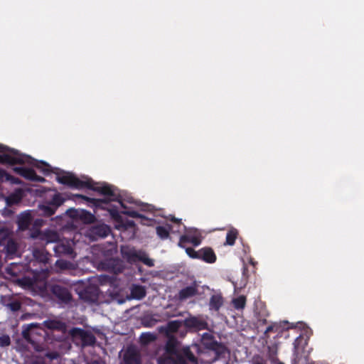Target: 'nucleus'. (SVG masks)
Segmentation results:
<instances>
[{
  "instance_id": "49",
  "label": "nucleus",
  "mask_w": 364,
  "mask_h": 364,
  "mask_svg": "<svg viewBox=\"0 0 364 364\" xmlns=\"http://www.w3.org/2000/svg\"><path fill=\"white\" fill-rule=\"evenodd\" d=\"M25 169H26V168H25V167H14V168H13V171H14L16 173H17V174H18V175H20V176H23Z\"/></svg>"
},
{
  "instance_id": "25",
  "label": "nucleus",
  "mask_w": 364,
  "mask_h": 364,
  "mask_svg": "<svg viewBox=\"0 0 364 364\" xmlns=\"http://www.w3.org/2000/svg\"><path fill=\"white\" fill-rule=\"evenodd\" d=\"M46 328L50 330H63L65 328V323L58 320H46L43 322Z\"/></svg>"
},
{
  "instance_id": "60",
  "label": "nucleus",
  "mask_w": 364,
  "mask_h": 364,
  "mask_svg": "<svg viewBox=\"0 0 364 364\" xmlns=\"http://www.w3.org/2000/svg\"><path fill=\"white\" fill-rule=\"evenodd\" d=\"M292 364H296L294 361L292 362Z\"/></svg>"
},
{
  "instance_id": "2",
  "label": "nucleus",
  "mask_w": 364,
  "mask_h": 364,
  "mask_svg": "<svg viewBox=\"0 0 364 364\" xmlns=\"http://www.w3.org/2000/svg\"><path fill=\"white\" fill-rule=\"evenodd\" d=\"M121 254L122 257L129 264L141 262L149 267L154 266V259L149 258L148 254L143 250H136L134 248L122 247L121 248Z\"/></svg>"
},
{
  "instance_id": "56",
  "label": "nucleus",
  "mask_w": 364,
  "mask_h": 364,
  "mask_svg": "<svg viewBox=\"0 0 364 364\" xmlns=\"http://www.w3.org/2000/svg\"><path fill=\"white\" fill-rule=\"evenodd\" d=\"M192 347L195 350L198 351V353H200L199 345L195 344Z\"/></svg>"
},
{
  "instance_id": "21",
  "label": "nucleus",
  "mask_w": 364,
  "mask_h": 364,
  "mask_svg": "<svg viewBox=\"0 0 364 364\" xmlns=\"http://www.w3.org/2000/svg\"><path fill=\"white\" fill-rule=\"evenodd\" d=\"M223 304V298L220 294H213L209 301L210 310L218 311Z\"/></svg>"
},
{
  "instance_id": "39",
  "label": "nucleus",
  "mask_w": 364,
  "mask_h": 364,
  "mask_svg": "<svg viewBox=\"0 0 364 364\" xmlns=\"http://www.w3.org/2000/svg\"><path fill=\"white\" fill-rule=\"evenodd\" d=\"M267 316H269V313L266 310L263 312L257 313V322L261 325L267 324L268 323L267 320Z\"/></svg>"
},
{
  "instance_id": "12",
  "label": "nucleus",
  "mask_w": 364,
  "mask_h": 364,
  "mask_svg": "<svg viewBox=\"0 0 364 364\" xmlns=\"http://www.w3.org/2000/svg\"><path fill=\"white\" fill-rule=\"evenodd\" d=\"M123 364H141L139 352L134 348H127L123 355Z\"/></svg>"
},
{
  "instance_id": "18",
  "label": "nucleus",
  "mask_w": 364,
  "mask_h": 364,
  "mask_svg": "<svg viewBox=\"0 0 364 364\" xmlns=\"http://www.w3.org/2000/svg\"><path fill=\"white\" fill-rule=\"evenodd\" d=\"M53 249L57 256H60L62 255H70L73 252V250L70 245L59 242L55 243Z\"/></svg>"
},
{
  "instance_id": "20",
  "label": "nucleus",
  "mask_w": 364,
  "mask_h": 364,
  "mask_svg": "<svg viewBox=\"0 0 364 364\" xmlns=\"http://www.w3.org/2000/svg\"><path fill=\"white\" fill-rule=\"evenodd\" d=\"M23 198V191L21 188L16 189L14 193H11L6 198V203L11 206L15 204H18L21 202Z\"/></svg>"
},
{
  "instance_id": "40",
  "label": "nucleus",
  "mask_w": 364,
  "mask_h": 364,
  "mask_svg": "<svg viewBox=\"0 0 364 364\" xmlns=\"http://www.w3.org/2000/svg\"><path fill=\"white\" fill-rule=\"evenodd\" d=\"M59 238L58 234L55 231H48L46 234V239L47 241V243L49 242H55L58 241Z\"/></svg>"
},
{
  "instance_id": "26",
  "label": "nucleus",
  "mask_w": 364,
  "mask_h": 364,
  "mask_svg": "<svg viewBox=\"0 0 364 364\" xmlns=\"http://www.w3.org/2000/svg\"><path fill=\"white\" fill-rule=\"evenodd\" d=\"M146 289L141 285H134L132 288L131 294L134 299H141L146 296Z\"/></svg>"
},
{
  "instance_id": "5",
  "label": "nucleus",
  "mask_w": 364,
  "mask_h": 364,
  "mask_svg": "<svg viewBox=\"0 0 364 364\" xmlns=\"http://www.w3.org/2000/svg\"><path fill=\"white\" fill-rule=\"evenodd\" d=\"M201 346L204 348L215 353V360L224 357L228 351L225 346L215 341L213 336L207 333L203 336Z\"/></svg>"
},
{
  "instance_id": "34",
  "label": "nucleus",
  "mask_w": 364,
  "mask_h": 364,
  "mask_svg": "<svg viewBox=\"0 0 364 364\" xmlns=\"http://www.w3.org/2000/svg\"><path fill=\"white\" fill-rule=\"evenodd\" d=\"M11 238L8 230L4 228L0 230V246H4Z\"/></svg>"
},
{
  "instance_id": "41",
  "label": "nucleus",
  "mask_w": 364,
  "mask_h": 364,
  "mask_svg": "<svg viewBox=\"0 0 364 364\" xmlns=\"http://www.w3.org/2000/svg\"><path fill=\"white\" fill-rule=\"evenodd\" d=\"M279 328V326L277 323H271L270 325H269L266 330L264 331V337L266 338H269V333H272V332H277Z\"/></svg>"
},
{
  "instance_id": "53",
  "label": "nucleus",
  "mask_w": 364,
  "mask_h": 364,
  "mask_svg": "<svg viewBox=\"0 0 364 364\" xmlns=\"http://www.w3.org/2000/svg\"><path fill=\"white\" fill-rule=\"evenodd\" d=\"M170 220L174 223H177V224L181 223V220L178 219V218H175L174 216H171V218H170Z\"/></svg>"
},
{
  "instance_id": "1",
  "label": "nucleus",
  "mask_w": 364,
  "mask_h": 364,
  "mask_svg": "<svg viewBox=\"0 0 364 364\" xmlns=\"http://www.w3.org/2000/svg\"><path fill=\"white\" fill-rule=\"evenodd\" d=\"M59 183L66 185L73 188L82 189L89 188L98 192L101 195L107 196L105 198H92L83 195L77 194L75 196L86 202L91 203V206L95 208H105V205H109L110 201H118L121 205L124 208L123 203L120 200V196L116 193L117 188L108 183L95 184L91 179L87 181L80 180L73 173H67L63 176H58L56 178Z\"/></svg>"
},
{
  "instance_id": "13",
  "label": "nucleus",
  "mask_w": 364,
  "mask_h": 364,
  "mask_svg": "<svg viewBox=\"0 0 364 364\" xmlns=\"http://www.w3.org/2000/svg\"><path fill=\"white\" fill-rule=\"evenodd\" d=\"M80 296L85 302L95 304L99 299V289L94 287H87L80 294Z\"/></svg>"
},
{
  "instance_id": "17",
  "label": "nucleus",
  "mask_w": 364,
  "mask_h": 364,
  "mask_svg": "<svg viewBox=\"0 0 364 364\" xmlns=\"http://www.w3.org/2000/svg\"><path fill=\"white\" fill-rule=\"evenodd\" d=\"M4 246L6 257L9 259H13L18 255V244L15 241L14 239L11 238V240H9V241H7V242Z\"/></svg>"
},
{
  "instance_id": "43",
  "label": "nucleus",
  "mask_w": 364,
  "mask_h": 364,
  "mask_svg": "<svg viewBox=\"0 0 364 364\" xmlns=\"http://www.w3.org/2000/svg\"><path fill=\"white\" fill-rule=\"evenodd\" d=\"M122 213L134 218H141L143 217L141 214L134 210H124Z\"/></svg>"
},
{
  "instance_id": "30",
  "label": "nucleus",
  "mask_w": 364,
  "mask_h": 364,
  "mask_svg": "<svg viewBox=\"0 0 364 364\" xmlns=\"http://www.w3.org/2000/svg\"><path fill=\"white\" fill-rule=\"evenodd\" d=\"M140 343L141 345H148L156 339V336L152 333H143L140 336Z\"/></svg>"
},
{
  "instance_id": "6",
  "label": "nucleus",
  "mask_w": 364,
  "mask_h": 364,
  "mask_svg": "<svg viewBox=\"0 0 364 364\" xmlns=\"http://www.w3.org/2000/svg\"><path fill=\"white\" fill-rule=\"evenodd\" d=\"M180 353L178 350L177 340L173 338H169L165 346L164 358L159 360V364H173Z\"/></svg>"
},
{
  "instance_id": "7",
  "label": "nucleus",
  "mask_w": 364,
  "mask_h": 364,
  "mask_svg": "<svg viewBox=\"0 0 364 364\" xmlns=\"http://www.w3.org/2000/svg\"><path fill=\"white\" fill-rule=\"evenodd\" d=\"M70 336L79 338L84 346H93L96 342L95 336L90 332L80 328L74 327L70 331Z\"/></svg>"
},
{
  "instance_id": "44",
  "label": "nucleus",
  "mask_w": 364,
  "mask_h": 364,
  "mask_svg": "<svg viewBox=\"0 0 364 364\" xmlns=\"http://www.w3.org/2000/svg\"><path fill=\"white\" fill-rule=\"evenodd\" d=\"M11 344V339L8 335L0 336V346L6 347Z\"/></svg>"
},
{
  "instance_id": "19",
  "label": "nucleus",
  "mask_w": 364,
  "mask_h": 364,
  "mask_svg": "<svg viewBox=\"0 0 364 364\" xmlns=\"http://www.w3.org/2000/svg\"><path fill=\"white\" fill-rule=\"evenodd\" d=\"M33 256L37 262L46 264L48 263L50 255L44 249H34Z\"/></svg>"
},
{
  "instance_id": "51",
  "label": "nucleus",
  "mask_w": 364,
  "mask_h": 364,
  "mask_svg": "<svg viewBox=\"0 0 364 364\" xmlns=\"http://www.w3.org/2000/svg\"><path fill=\"white\" fill-rule=\"evenodd\" d=\"M8 174L9 173L6 171L0 168V180H2L3 178H5L6 180Z\"/></svg>"
},
{
  "instance_id": "33",
  "label": "nucleus",
  "mask_w": 364,
  "mask_h": 364,
  "mask_svg": "<svg viewBox=\"0 0 364 364\" xmlns=\"http://www.w3.org/2000/svg\"><path fill=\"white\" fill-rule=\"evenodd\" d=\"M64 201L65 199L60 193H55L49 203L50 205H52L53 206H55L56 208H58L64 203Z\"/></svg>"
},
{
  "instance_id": "16",
  "label": "nucleus",
  "mask_w": 364,
  "mask_h": 364,
  "mask_svg": "<svg viewBox=\"0 0 364 364\" xmlns=\"http://www.w3.org/2000/svg\"><path fill=\"white\" fill-rule=\"evenodd\" d=\"M198 293V284L194 282L192 285L183 288L179 291L178 298L180 300H186L196 296Z\"/></svg>"
},
{
  "instance_id": "28",
  "label": "nucleus",
  "mask_w": 364,
  "mask_h": 364,
  "mask_svg": "<svg viewBox=\"0 0 364 364\" xmlns=\"http://www.w3.org/2000/svg\"><path fill=\"white\" fill-rule=\"evenodd\" d=\"M80 219L85 223L90 224L93 223L95 220V216L87 210H81L78 215Z\"/></svg>"
},
{
  "instance_id": "58",
  "label": "nucleus",
  "mask_w": 364,
  "mask_h": 364,
  "mask_svg": "<svg viewBox=\"0 0 364 364\" xmlns=\"http://www.w3.org/2000/svg\"><path fill=\"white\" fill-rule=\"evenodd\" d=\"M69 211H73V212H77L75 210H73V209H70Z\"/></svg>"
},
{
  "instance_id": "36",
  "label": "nucleus",
  "mask_w": 364,
  "mask_h": 364,
  "mask_svg": "<svg viewBox=\"0 0 364 364\" xmlns=\"http://www.w3.org/2000/svg\"><path fill=\"white\" fill-rule=\"evenodd\" d=\"M108 211L112 218L117 223L122 221V216L119 213L118 209L116 207L109 208Z\"/></svg>"
},
{
  "instance_id": "24",
  "label": "nucleus",
  "mask_w": 364,
  "mask_h": 364,
  "mask_svg": "<svg viewBox=\"0 0 364 364\" xmlns=\"http://www.w3.org/2000/svg\"><path fill=\"white\" fill-rule=\"evenodd\" d=\"M239 235L238 230L235 228H231L227 232L225 245L232 246Z\"/></svg>"
},
{
  "instance_id": "10",
  "label": "nucleus",
  "mask_w": 364,
  "mask_h": 364,
  "mask_svg": "<svg viewBox=\"0 0 364 364\" xmlns=\"http://www.w3.org/2000/svg\"><path fill=\"white\" fill-rule=\"evenodd\" d=\"M103 268L114 274L122 272L124 269L123 262L118 258H111L102 263Z\"/></svg>"
},
{
  "instance_id": "47",
  "label": "nucleus",
  "mask_w": 364,
  "mask_h": 364,
  "mask_svg": "<svg viewBox=\"0 0 364 364\" xmlns=\"http://www.w3.org/2000/svg\"><path fill=\"white\" fill-rule=\"evenodd\" d=\"M59 356V353L56 351L48 352L45 354V357L48 358L50 360H56Z\"/></svg>"
},
{
  "instance_id": "3",
  "label": "nucleus",
  "mask_w": 364,
  "mask_h": 364,
  "mask_svg": "<svg viewBox=\"0 0 364 364\" xmlns=\"http://www.w3.org/2000/svg\"><path fill=\"white\" fill-rule=\"evenodd\" d=\"M9 152L10 154H0V164L9 165H22L25 162H28L30 158H26L21 156L18 151L9 148L0 144V153Z\"/></svg>"
},
{
  "instance_id": "37",
  "label": "nucleus",
  "mask_w": 364,
  "mask_h": 364,
  "mask_svg": "<svg viewBox=\"0 0 364 364\" xmlns=\"http://www.w3.org/2000/svg\"><path fill=\"white\" fill-rule=\"evenodd\" d=\"M122 228L125 230L128 229H134L136 227V224L134 220L124 219L122 218V221L118 223Z\"/></svg>"
},
{
  "instance_id": "46",
  "label": "nucleus",
  "mask_w": 364,
  "mask_h": 364,
  "mask_svg": "<svg viewBox=\"0 0 364 364\" xmlns=\"http://www.w3.org/2000/svg\"><path fill=\"white\" fill-rule=\"evenodd\" d=\"M6 181L11 182L12 184L19 185L22 183V181L20 178L15 177L9 173L7 175Z\"/></svg>"
},
{
  "instance_id": "35",
  "label": "nucleus",
  "mask_w": 364,
  "mask_h": 364,
  "mask_svg": "<svg viewBox=\"0 0 364 364\" xmlns=\"http://www.w3.org/2000/svg\"><path fill=\"white\" fill-rule=\"evenodd\" d=\"M55 266L60 270L70 269L71 268L72 263L66 260L58 259L55 262Z\"/></svg>"
},
{
  "instance_id": "52",
  "label": "nucleus",
  "mask_w": 364,
  "mask_h": 364,
  "mask_svg": "<svg viewBox=\"0 0 364 364\" xmlns=\"http://www.w3.org/2000/svg\"><path fill=\"white\" fill-rule=\"evenodd\" d=\"M32 364H46V361L43 358H36L35 360L33 361Z\"/></svg>"
},
{
  "instance_id": "8",
  "label": "nucleus",
  "mask_w": 364,
  "mask_h": 364,
  "mask_svg": "<svg viewBox=\"0 0 364 364\" xmlns=\"http://www.w3.org/2000/svg\"><path fill=\"white\" fill-rule=\"evenodd\" d=\"M186 328L195 331L206 330L208 328V323L202 316H191L183 321Z\"/></svg>"
},
{
  "instance_id": "55",
  "label": "nucleus",
  "mask_w": 364,
  "mask_h": 364,
  "mask_svg": "<svg viewBox=\"0 0 364 364\" xmlns=\"http://www.w3.org/2000/svg\"><path fill=\"white\" fill-rule=\"evenodd\" d=\"M301 339V336H299V337H297V338L295 339V341H294V348H296L298 347V346H299V341Z\"/></svg>"
},
{
  "instance_id": "11",
  "label": "nucleus",
  "mask_w": 364,
  "mask_h": 364,
  "mask_svg": "<svg viewBox=\"0 0 364 364\" xmlns=\"http://www.w3.org/2000/svg\"><path fill=\"white\" fill-rule=\"evenodd\" d=\"M173 364H198L196 357L188 347L184 348Z\"/></svg>"
},
{
  "instance_id": "50",
  "label": "nucleus",
  "mask_w": 364,
  "mask_h": 364,
  "mask_svg": "<svg viewBox=\"0 0 364 364\" xmlns=\"http://www.w3.org/2000/svg\"><path fill=\"white\" fill-rule=\"evenodd\" d=\"M22 336L23 337L27 340V341H29V338H30V333H29V329H26V330H23L22 331Z\"/></svg>"
},
{
  "instance_id": "61",
  "label": "nucleus",
  "mask_w": 364,
  "mask_h": 364,
  "mask_svg": "<svg viewBox=\"0 0 364 364\" xmlns=\"http://www.w3.org/2000/svg\"><path fill=\"white\" fill-rule=\"evenodd\" d=\"M280 364H283V363H280Z\"/></svg>"
},
{
  "instance_id": "48",
  "label": "nucleus",
  "mask_w": 364,
  "mask_h": 364,
  "mask_svg": "<svg viewBox=\"0 0 364 364\" xmlns=\"http://www.w3.org/2000/svg\"><path fill=\"white\" fill-rule=\"evenodd\" d=\"M20 282L24 286L30 287L33 284V281L30 278L27 277H23Z\"/></svg>"
},
{
  "instance_id": "14",
  "label": "nucleus",
  "mask_w": 364,
  "mask_h": 364,
  "mask_svg": "<svg viewBox=\"0 0 364 364\" xmlns=\"http://www.w3.org/2000/svg\"><path fill=\"white\" fill-rule=\"evenodd\" d=\"M21 156H24L25 159L30 158L29 161L25 162L23 164H26L32 165L34 167H36V168H38V170H40L45 175H48L49 173H50L52 172L51 166L48 164H47L44 161H37L28 155L21 154Z\"/></svg>"
},
{
  "instance_id": "42",
  "label": "nucleus",
  "mask_w": 364,
  "mask_h": 364,
  "mask_svg": "<svg viewBox=\"0 0 364 364\" xmlns=\"http://www.w3.org/2000/svg\"><path fill=\"white\" fill-rule=\"evenodd\" d=\"M296 364H314L310 363L307 356H301L298 354L293 360Z\"/></svg>"
},
{
  "instance_id": "38",
  "label": "nucleus",
  "mask_w": 364,
  "mask_h": 364,
  "mask_svg": "<svg viewBox=\"0 0 364 364\" xmlns=\"http://www.w3.org/2000/svg\"><path fill=\"white\" fill-rule=\"evenodd\" d=\"M6 307L9 308L11 311L16 312L21 308V303L18 300H14L6 304Z\"/></svg>"
},
{
  "instance_id": "29",
  "label": "nucleus",
  "mask_w": 364,
  "mask_h": 364,
  "mask_svg": "<svg viewBox=\"0 0 364 364\" xmlns=\"http://www.w3.org/2000/svg\"><path fill=\"white\" fill-rule=\"evenodd\" d=\"M182 325V322L181 321H171L168 322L166 330L168 333H176L178 331V329L181 328Z\"/></svg>"
},
{
  "instance_id": "27",
  "label": "nucleus",
  "mask_w": 364,
  "mask_h": 364,
  "mask_svg": "<svg viewBox=\"0 0 364 364\" xmlns=\"http://www.w3.org/2000/svg\"><path fill=\"white\" fill-rule=\"evenodd\" d=\"M171 230V225H167L166 226H157L156 228V232L158 237L161 240H166L168 238L170 235V230Z\"/></svg>"
},
{
  "instance_id": "31",
  "label": "nucleus",
  "mask_w": 364,
  "mask_h": 364,
  "mask_svg": "<svg viewBox=\"0 0 364 364\" xmlns=\"http://www.w3.org/2000/svg\"><path fill=\"white\" fill-rule=\"evenodd\" d=\"M232 304L235 309L237 310L243 309L246 305V297L245 296H239L233 299Z\"/></svg>"
},
{
  "instance_id": "22",
  "label": "nucleus",
  "mask_w": 364,
  "mask_h": 364,
  "mask_svg": "<svg viewBox=\"0 0 364 364\" xmlns=\"http://www.w3.org/2000/svg\"><path fill=\"white\" fill-rule=\"evenodd\" d=\"M22 177L36 182H44L46 181L43 177L38 176L33 169L29 168H26Z\"/></svg>"
},
{
  "instance_id": "59",
  "label": "nucleus",
  "mask_w": 364,
  "mask_h": 364,
  "mask_svg": "<svg viewBox=\"0 0 364 364\" xmlns=\"http://www.w3.org/2000/svg\"><path fill=\"white\" fill-rule=\"evenodd\" d=\"M26 218L22 219V220H21V223H23L24 221H26Z\"/></svg>"
},
{
  "instance_id": "4",
  "label": "nucleus",
  "mask_w": 364,
  "mask_h": 364,
  "mask_svg": "<svg viewBox=\"0 0 364 364\" xmlns=\"http://www.w3.org/2000/svg\"><path fill=\"white\" fill-rule=\"evenodd\" d=\"M48 289L60 304L68 305L73 301V295L70 289L65 285L53 284L49 285Z\"/></svg>"
},
{
  "instance_id": "23",
  "label": "nucleus",
  "mask_w": 364,
  "mask_h": 364,
  "mask_svg": "<svg viewBox=\"0 0 364 364\" xmlns=\"http://www.w3.org/2000/svg\"><path fill=\"white\" fill-rule=\"evenodd\" d=\"M189 242L193 244L194 246H198L201 243V239L198 236H191V235H182L180 237L178 245L180 247H183V243Z\"/></svg>"
},
{
  "instance_id": "32",
  "label": "nucleus",
  "mask_w": 364,
  "mask_h": 364,
  "mask_svg": "<svg viewBox=\"0 0 364 364\" xmlns=\"http://www.w3.org/2000/svg\"><path fill=\"white\" fill-rule=\"evenodd\" d=\"M41 210L43 211L44 215L50 217L55 214L57 208L52 205H50L48 202V204L42 205L41 206Z\"/></svg>"
},
{
  "instance_id": "9",
  "label": "nucleus",
  "mask_w": 364,
  "mask_h": 364,
  "mask_svg": "<svg viewBox=\"0 0 364 364\" xmlns=\"http://www.w3.org/2000/svg\"><path fill=\"white\" fill-rule=\"evenodd\" d=\"M111 232L109 225L102 223L91 226L87 231V236L92 240H97L100 238L106 237Z\"/></svg>"
},
{
  "instance_id": "54",
  "label": "nucleus",
  "mask_w": 364,
  "mask_h": 364,
  "mask_svg": "<svg viewBox=\"0 0 364 364\" xmlns=\"http://www.w3.org/2000/svg\"><path fill=\"white\" fill-rule=\"evenodd\" d=\"M87 364H105V363L100 360H94L87 363Z\"/></svg>"
},
{
  "instance_id": "57",
  "label": "nucleus",
  "mask_w": 364,
  "mask_h": 364,
  "mask_svg": "<svg viewBox=\"0 0 364 364\" xmlns=\"http://www.w3.org/2000/svg\"><path fill=\"white\" fill-rule=\"evenodd\" d=\"M1 266V256L0 255V267Z\"/></svg>"
},
{
  "instance_id": "15",
  "label": "nucleus",
  "mask_w": 364,
  "mask_h": 364,
  "mask_svg": "<svg viewBox=\"0 0 364 364\" xmlns=\"http://www.w3.org/2000/svg\"><path fill=\"white\" fill-rule=\"evenodd\" d=\"M216 259V255L211 247H205L199 250L198 259H201L207 263H214Z\"/></svg>"
},
{
  "instance_id": "45",
  "label": "nucleus",
  "mask_w": 364,
  "mask_h": 364,
  "mask_svg": "<svg viewBox=\"0 0 364 364\" xmlns=\"http://www.w3.org/2000/svg\"><path fill=\"white\" fill-rule=\"evenodd\" d=\"M186 252L187 253V255L193 258V259H198V257H199V250L198 251H196L192 247H187L186 249Z\"/></svg>"
}]
</instances>
